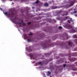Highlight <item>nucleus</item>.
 <instances>
[{"label":"nucleus","mask_w":77,"mask_h":77,"mask_svg":"<svg viewBox=\"0 0 77 77\" xmlns=\"http://www.w3.org/2000/svg\"><path fill=\"white\" fill-rule=\"evenodd\" d=\"M4 14L6 16L8 17L9 18H12L14 17L15 14L14 12H12V13H10V12H8V13L7 12H5L4 13Z\"/></svg>","instance_id":"nucleus-1"},{"label":"nucleus","mask_w":77,"mask_h":77,"mask_svg":"<svg viewBox=\"0 0 77 77\" xmlns=\"http://www.w3.org/2000/svg\"><path fill=\"white\" fill-rule=\"evenodd\" d=\"M23 35L24 36L25 38H26V39H27V41L28 42H31V39L30 38H29V36H27V34H25Z\"/></svg>","instance_id":"nucleus-2"},{"label":"nucleus","mask_w":77,"mask_h":77,"mask_svg":"<svg viewBox=\"0 0 77 77\" xmlns=\"http://www.w3.org/2000/svg\"><path fill=\"white\" fill-rule=\"evenodd\" d=\"M29 56L31 58V59H35L36 58V57L33 54H32L31 53L29 54Z\"/></svg>","instance_id":"nucleus-3"},{"label":"nucleus","mask_w":77,"mask_h":77,"mask_svg":"<svg viewBox=\"0 0 77 77\" xmlns=\"http://www.w3.org/2000/svg\"><path fill=\"white\" fill-rule=\"evenodd\" d=\"M69 12H71L70 14L71 15H73L74 14H76L77 11H75L74 12L73 11V10L71 9L69 10Z\"/></svg>","instance_id":"nucleus-4"},{"label":"nucleus","mask_w":77,"mask_h":77,"mask_svg":"<svg viewBox=\"0 0 77 77\" xmlns=\"http://www.w3.org/2000/svg\"><path fill=\"white\" fill-rule=\"evenodd\" d=\"M71 66L72 68V69L73 71H77V68H76L75 67H74V64L71 65Z\"/></svg>","instance_id":"nucleus-5"},{"label":"nucleus","mask_w":77,"mask_h":77,"mask_svg":"<svg viewBox=\"0 0 77 77\" xmlns=\"http://www.w3.org/2000/svg\"><path fill=\"white\" fill-rule=\"evenodd\" d=\"M64 40L66 39H68V35L65 32L64 33Z\"/></svg>","instance_id":"nucleus-6"},{"label":"nucleus","mask_w":77,"mask_h":77,"mask_svg":"<svg viewBox=\"0 0 77 77\" xmlns=\"http://www.w3.org/2000/svg\"><path fill=\"white\" fill-rule=\"evenodd\" d=\"M12 20L13 21L14 23L16 24H18L19 25H21L22 24V23L21 22H19V23H17L16 22L15 20H14V19L13 20Z\"/></svg>","instance_id":"nucleus-7"},{"label":"nucleus","mask_w":77,"mask_h":77,"mask_svg":"<svg viewBox=\"0 0 77 77\" xmlns=\"http://www.w3.org/2000/svg\"><path fill=\"white\" fill-rule=\"evenodd\" d=\"M69 60L71 62H74L75 60H76V58H73L72 59L69 58Z\"/></svg>","instance_id":"nucleus-8"},{"label":"nucleus","mask_w":77,"mask_h":77,"mask_svg":"<svg viewBox=\"0 0 77 77\" xmlns=\"http://www.w3.org/2000/svg\"><path fill=\"white\" fill-rule=\"evenodd\" d=\"M38 65H44V63H43L42 62H39L37 63Z\"/></svg>","instance_id":"nucleus-9"},{"label":"nucleus","mask_w":77,"mask_h":77,"mask_svg":"<svg viewBox=\"0 0 77 77\" xmlns=\"http://www.w3.org/2000/svg\"><path fill=\"white\" fill-rule=\"evenodd\" d=\"M52 9H57V8H60L59 7L57 6H53L51 7Z\"/></svg>","instance_id":"nucleus-10"},{"label":"nucleus","mask_w":77,"mask_h":77,"mask_svg":"<svg viewBox=\"0 0 77 77\" xmlns=\"http://www.w3.org/2000/svg\"><path fill=\"white\" fill-rule=\"evenodd\" d=\"M69 17L68 16L66 17H64L63 19H62V21H65V20L68 19V18H69Z\"/></svg>","instance_id":"nucleus-11"},{"label":"nucleus","mask_w":77,"mask_h":77,"mask_svg":"<svg viewBox=\"0 0 77 77\" xmlns=\"http://www.w3.org/2000/svg\"><path fill=\"white\" fill-rule=\"evenodd\" d=\"M64 14L63 15V16H66L68 15V11H64Z\"/></svg>","instance_id":"nucleus-12"},{"label":"nucleus","mask_w":77,"mask_h":77,"mask_svg":"<svg viewBox=\"0 0 77 77\" xmlns=\"http://www.w3.org/2000/svg\"><path fill=\"white\" fill-rule=\"evenodd\" d=\"M50 60H46V63H45V64H47L49 62H50V61H51V60H53V59L52 58H51L50 59Z\"/></svg>","instance_id":"nucleus-13"},{"label":"nucleus","mask_w":77,"mask_h":77,"mask_svg":"<svg viewBox=\"0 0 77 77\" xmlns=\"http://www.w3.org/2000/svg\"><path fill=\"white\" fill-rule=\"evenodd\" d=\"M70 19V20H68V22L69 23V24H70V23H71V22L70 21H72V22H73V20H72V18H71Z\"/></svg>","instance_id":"nucleus-14"},{"label":"nucleus","mask_w":77,"mask_h":77,"mask_svg":"<svg viewBox=\"0 0 77 77\" xmlns=\"http://www.w3.org/2000/svg\"><path fill=\"white\" fill-rule=\"evenodd\" d=\"M51 54V52H50V53L45 54H44L45 55V56H50V55Z\"/></svg>","instance_id":"nucleus-15"},{"label":"nucleus","mask_w":77,"mask_h":77,"mask_svg":"<svg viewBox=\"0 0 77 77\" xmlns=\"http://www.w3.org/2000/svg\"><path fill=\"white\" fill-rule=\"evenodd\" d=\"M73 38H77V34H75L73 36Z\"/></svg>","instance_id":"nucleus-16"},{"label":"nucleus","mask_w":77,"mask_h":77,"mask_svg":"<svg viewBox=\"0 0 77 77\" xmlns=\"http://www.w3.org/2000/svg\"><path fill=\"white\" fill-rule=\"evenodd\" d=\"M28 49V51L29 52H31L32 51V50H31V49H30V47H29Z\"/></svg>","instance_id":"nucleus-17"},{"label":"nucleus","mask_w":77,"mask_h":77,"mask_svg":"<svg viewBox=\"0 0 77 77\" xmlns=\"http://www.w3.org/2000/svg\"><path fill=\"white\" fill-rule=\"evenodd\" d=\"M44 5L45 6H48V4L47 3H45L44 4Z\"/></svg>","instance_id":"nucleus-18"},{"label":"nucleus","mask_w":77,"mask_h":77,"mask_svg":"<svg viewBox=\"0 0 77 77\" xmlns=\"http://www.w3.org/2000/svg\"><path fill=\"white\" fill-rule=\"evenodd\" d=\"M51 74V72H50L48 71V75H50Z\"/></svg>","instance_id":"nucleus-19"},{"label":"nucleus","mask_w":77,"mask_h":77,"mask_svg":"<svg viewBox=\"0 0 77 77\" xmlns=\"http://www.w3.org/2000/svg\"><path fill=\"white\" fill-rule=\"evenodd\" d=\"M42 46H44L45 48H47V46L45 45V44H43Z\"/></svg>","instance_id":"nucleus-20"},{"label":"nucleus","mask_w":77,"mask_h":77,"mask_svg":"<svg viewBox=\"0 0 77 77\" xmlns=\"http://www.w3.org/2000/svg\"><path fill=\"white\" fill-rule=\"evenodd\" d=\"M72 33H74V32H75V30L74 29H72Z\"/></svg>","instance_id":"nucleus-21"},{"label":"nucleus","mask_w":77,"mask_h":77,"mask_svg":"<svg viewBox=\"0 0 77 77\" xmlns=\"http://www.w3.org/2000/svg\"><path fill=\"white\" fill-rule=\"evenodd\" d=\"M21 25H23V26H26V23H23Z\"/></svg>","instance_id":"nucleus-22"},{"label":"nucleus","mask_w":77,"mask_h":77,"mask_svg":"<svg viewBox=\"0 0 77 77\" xmlns=\"http://www.w3.org/2000/svg\"><path fill=\"white\" fill-rule=\"evenodd\" d=\"M39 2V0H37L35 2V3L36 4H38V3Z\"/></svg>","instance_id":"nucleus-23"},{"label":"nucleus","mask_w":77,"mask_h":77,"mask_svg":"<svg viewBox=\"0 0 77 77\" xmlns=\"http://www.w3.org/2000/svg\"><path fill=\"white\" fill-rule=\"evenodd\" d=\"M74 41L76 44H77V39L75 40Z\"/></svg>","instance_id":"nucleus-24"},{"label":"nucleus","mask_w":77,"mask_h":77,"mask_svg":"<svg viewBox=\"0 0 77 77\" xmlns=\"http://www.w3.org/2000/svg\"><path fill=\"white\" fill-rule=\"evenodd\" d=\"M32 33L31 32H30V34H29L28 35H32Z\"/></svg>","instance_id":"nucleus-25"},{"label":"nucleus","mask_w":77,"mask_h":77,"mask_svg":"<svg viewBox=\"0 0 77 77\" xmlns=\"http://www.w3.org/2000/svg\"><path fill=\"white\" fill-rule=\"evenodd\" d=\"M32 23V22H28L27 23V24H31Z\"/></svg>","instance_id":"nucleus-26"},{"label":"nucleus","mask_w":77,"mask_h":77,"mask_svg":"<svg viewBox=\"0 0 77 77\" xmlns=\"http://www.w3.org/2000/svg\"><path fill=\"white\" fill-rule=\"evenodd\" d=\"M49 21H48L49 22V23H51V20L50 19H49Z\"/></svg>","instance_id":"nucleus-27"},{"label":"nucleus","mask_w":77,"mask_h":77,"mask_svg":"<svg viewBox=\"0 0 77 77\" xmlns=\"http://www.w3.org/2000/svg\"><path fill=\"white\" fill-rule=\"evenodd\" d=\"M59 29H62V27L61 26H60L59 27Z\"/></svg>","instance_id":"nucleus-28"},{"label":"nucleus","mask_w":77,"mask_h":77,"mask_svg":"<svg viewBox=\"0 0 77 77\" xmlns=\"http://www.w3.org/2000/svg\"><path fill=\"white\" fill-rule=\"evenodd\" d=\"M66 64H63V67L65 68V66H66Z\"/></svg>","instance_id":"nucleus-29"},{"label":"nucleus","mask_w":77,"mask_h":77,"mask_svg":"<svg viewBox=\"0 0 77 77\" xmlns=\"http://www.w3.org/2000/svg\"><path fill=\"white\" fill-rule=\"evenodd\" d=\"M70 44H71V42H69L68 43L69 45H70Z\"/></svg>","instance_id":"nucleus-30"},{"label":"nucleus","mask_w":77,"mask_h":77,"mask_svg":"<svg viewBox=\"0 0 77 77\" xmlns=\"http://www.w3.org/2000/svg\"><path fill=\"white\" fill-rule=\"evenodd\" d=\"M26 0H21L22 2H25V1Z\"/></svg>","instance_id":"nucleus-31"},{"label":"nucleus","mask_w":77,"mask_h":77,"mask_svg":"<svg viewBox=\"0 0 77 77\" xmlns=\"http://www.w3.org/2000/svg\"><path fill=\"white\" fill-rule=\"evenodd\" d=\"M72 6V5L71 4V5H69V7H71V6Z\"/></svg>","instance_id":"nucleus-32"},{"label":"nucleus","mask_w":77,"mask_h":77,"mask_svg":"<svg viewBox=\"0 0 77 77\" xmlns=\"http://www.w3.org/2000/svg\"><path fill=\"white\" fill-rule=\"evenodd\" d=\"M75 17H77V14H75Z\"/></svg>","instance_id":"nucleus-33"},{"label":"nucleus","mask_w":77,"mask_h":77,"mask_svg":"<svg viewBox=\"0 0 77 77\" xmlns=\"http://www.w3.org/2000/svg\"><path fill=\"white\" fill-rule=\"evenodd\" d=\"M21 21L22 23H23V20H21Z\"/></svg>","instance_id":"nucleus-34"},{"label":"nucleus","mask_w":77,"mask_h":77,"mask_svg":"<svg viewBox=\"0 0 77 77\" xmlns=\"http://www.w3.org/2000/svg\"><path fill=\"white\" fill-rule=\"evenodd\" d=\"M59 45H60V46H62L63 45H60V44H59Z\"/></svg>","instance_id":"nucleus-35"},{"label":"nucleus","mask_w":77,"mask_h":77,"mask_svg":"<svg viewBox=\"0 0 77 77\" xmlns=\"http://www.w3.org/2000/svg\"><path fill=\"white\" fill-rule=\"evenodd\" d=\"M57 57V59H59V57Z\"/></svg>","instance_id":"nucleus-36"},{"label":"nucleus","mask_w":77,"mask_h":77,"mask_svg":"<svg viewBox=\"0 0 77 77\" xmlns=\"http://www.w3.org/2000/svg\"><path fill=\"white\" fill-rule=\"evenodd\" d=\"M51 2H54L53 1H51L50 2L51 3Z\"/></svg>","instance_id":"nucleus-37"},{"label":"nucleus","mask_w":77,"mask_h":77,"mask_svg":"<svg viewBox=\"0 0 77 77\" xmlns=\"http://www.w3.org/2000/svg\"><path fill=\"white\" fill-rule=\"evenodd\" d=\"M75 63H76V65L77 66V62Z\"/></svg>","instance_id":"nucleus-38"},{"label":"nucleus","mask_w":77,"mask_h":77,"mask_svg":"<svg viewBox=\"0 0 77 77\" xmlns=\"http://www.w3.org/2000/svg\"><path fill=\"white\" fill-rule=\"evenodd\" d=\"M0 9L1 10V11H2V8H1Z\"/></svg>","instance_id":"nucleus-39"},{"label":"nucleus","mask_w":77,"mask_h":77,"mask_svg":"<svg viewBox=\"0 0 77 77\" xmlns=\"http://www.w3.org/2000/svg\"><path fill=\"white\" fill-rule=\"evenodd\" d=\"M65 63H66V61L65 62Z\"/></svg>","instance_id":"nucleus-40"},{"label":"nucleus","mask_w":77,"mask_h":77,"mask_svg":"<svg viewBox=\"0 0 77 77\" xmlns=\"http://www.w3.org/2000/svg\"><path fill=\"white\" fill-rule=\"evenodd\" d=\"M10 1H12V0H10Z\"/></svg>","instance_id":"nucleus-41"},{"label":"nucleus","mask_w":77,"mask_h":77,"mask_svg":"<svg viewBox=\"0 0 77 77\" xmlns=\"http://www.w3.org/2000/svg\"><path fill=\"white\" fill-rule=\"evenodd\" d=\"M13 3V4H14V3H13V2H12Z\"/></svg>","instance_id":"nucleus-42"},{"label":"nucleus","mask_w":77,"mask_h":77,"mask_svg":"<svg viewBox=\"0 0 77 77\" xmlns=\"http://www.w3.org/2000/svg\"><path fill=\"white\" fill-rule=\"evenodd\" d=\"M75 9H74V11H75Z\"/></svg>","instance_id":"nucleus-43"},{"label":"nucleus","mask_w":77,"mask_h":77,"mask_svg":"<svg viewBox=\"0 0 77 77\" xmlns=\"http://www.w3.org/2000/svg\"><path fill=\"white\" fill-rule=\"evenodd\" d=\"M61 21V22H62V21Z\"/></svg>","instance_id":"nucleus-44"},{"label":"nucleus","mask_w":77,"mask_h":77,"mask_svg":"<svg viewBox=\"0 0 77 77\" xmlns=\"http://www.w3.org/2000/svg\"><path fill=\"white\" fill-rule=\"evenodd\" d=\"M74 56H75V55H74Z\"/></svg>","instance_id":"nucleus-45"}]
</instances>
